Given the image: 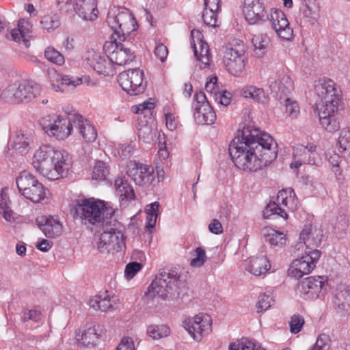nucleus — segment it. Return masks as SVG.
I'll return each instance as SVG.
<instances>
[{"label":"nucleus","instance_id":"nucleus-21","mask_svg":"<svg viewBox=\"0 0 350 350\" xmlns=\"http://www.w3.org/2000/svg\"><path fill=\"white\" fill-rule=\"evenodd\" d=\"M36 224L44 234L51 239L56 238L62 233V225L59 220L52 216H40L37 217Z\"/></svg>","mask_w":350,"mask_h":350},{"label":"nucleus","instance_id":"nucleus-22","mask_svg":"<svg viewBox=\"0 0 350 350\" xmlns=\"http://www.w3.org/2000/svg\"><path fill=\"white\" fill-rule=\"evenodd\" d=\"M87 61L89 65L98 74L105 76L113 75V65L109 56L102 57L93 51L88 55Z\"/></svg>","mask_w":350,"mask_h":350},{"label":"nucleus","instance_id":"nucleus-7","mask_svg":"<svg viewBox=\"0 0 350 350\" xmlns=\"http://www.w3.org/2000/svg\"><path fill=\"white\" fill-rule=\"evenodd\" d=\"M107 23L113 31L111 39L129 40L130 34L137 30L138 25L133 14L126 8L120 10L115 7L107 14Z\"/></svg>","mask_w":350,"mask_h":350},{"label":"nucleus","instance_id":"nucleus-11","mask_svg":"<svg viewBox=\"0 0 350 350\" xmlns=\"http://www.w3.org/2000/svg\"><path fill=\"white\" fill-rule=\"evenodd\" d=\"M118 81L122 90L131 96L143 93L146 87L144 72L137 68L121 72L118 75Z\"/></svg>","mask_w":350,"mask_h":350},{"label":"nucleus","instance_id":"nucleus-25","mask_svg":"<svg viewBox=\"0 0 350 350\" xmlns=\"http://www.w3.org/2000/svg\"><path fill=\"white\" fill-rule=\"evenodd\" d=\"M73 10L85 21H94L97 17L95 0H75Z\"/></svg>","mask_w":350,"mask_h":350},{"label":"nucleus","instance_id":"nucleus-43","mask_svg":"<svg viewBox=\"0 0 350 350\" xmlns=\"http://www.w3.org/2000/svg\"><path fill=\"white\" fill-rule=\"evenodd\" d=\"M137 134L139 139L146 143H150L155 136L152 127L147 124H139L137 127Z\"/></svg>","mask_w":350,"mask_h":350},{"label":"nucleus","instance_id":"nucleus-33","mask_svg":"<svg viewBox=\"0 0 350 350\" xmlns=\"http://www.w3.org/2000/svg\"><path fill=\"white\" fill-rule=\"evenodd\" d=\"M287 213L275 202H270L263 211V217L266 219H275L278 217L287 218Z\"/></svg>","mask_w":350,"mask_h":350},{"label":"nucleus","instance_id":"nucleus-29","mask_svg":"<svg viewBox=\"0 0 350 350\" xmlns=\"http://www.w3.org/2000/svg\"><path fill=\"white\" fill-rule=\"evenodd\" d=\"M31 142L32 137L31 135L21 130L16 132L10 145L14 149L18 150L21 154H25L28 152Z\"/></svg>","mask_w":350,"mask_h":350},{"label":"nucleus","instance_id":"nucleus-37","mask_svg":"<svg viewBox=\"0 0 350 350\" xmlns=\"http://www.w3.org/2000/svg\"><path fill=\"white\" fill-rule=\"evenodd\" d=\"M90 306L96 310L107 311L112 307L110 299L105 295H96L91 298L89 301Z\"/></svg>","mask_w":350,"mask_h":350},{"label":"nucleus","instance_id":"nucleus-64","mask_svg":"<svg viewBox=\"0 0 350 350\" xmlns=\"http://www.w3.org/2000/svg\"><path fill=\"white\" fill-rule=\"evenodd\" d=\"M221 0H204L205 9L211 10H221Z\"/></svg>","mask_w":350,"mask_h":350},{"label":"nucleus","instance_id":"nucleus-8","mask_svg":"<svg viewBox=\"0 0 350 350\" xmlns=\"http://www.w3.org/2000/svg\"><path fill=\"white\" fill-rule=\"evenodd\" d=\"M40 87L36 83L22 81L8 85L1 94V98L10 103H29L40 94Z\"/></svg>","mask_w":350,"mask_h":350},{"label":"nucleus","instance_id":"nucleus-52","mask_svg":"<svg viewBox=\"0 0 350 350\" xmlns=\"http://www.w3.org/2000/svg\"><path fill=\"white\" fill-rule=\"evenodd\" d=\"M196 257L191 261V265L196 267H200L202 266L206 262V256L204 249L200 247H197L195 250Z\"/></svg>","mask_w":350,"mask_h":350},{"label":"nucleus","instance_id":"nucleus-56","mask_svg":"<svg viewBox=\"0 0 350 350\" xmlns=\"http://www.w3.org/2000/svg\"><path fill=\"white\" fill-rule=\"evenodd\" d=\"M22 318L24 321L32 320L38 322L41 319V312L37 310H25L23 312Z\"/></svg>","mask_w":350,"mask_h":350},{"label":"nucleus","instance_id":"nucleus-1","mask_svg":"<svg viewBox=\"0 0 350 350\" xmlns=\"http://www.w3.org/2000/svg\"><path fill=\"white\" fill-rule=\"evenodd\" d=\"M228 152L237 168L256 172L276 159L278 146L269 134L247 126L231 142Z\"/></svg>","mask_w":350,"mask_h":350},{"label":"nucleus","instance_id":"nucleus-5","mask_svg":"<svg viewBox=\"0 0 350 350\" xmlns=\"http://www.w3.org/2000/svg\"><path fill=\"white\" fill-rule=\"evenodd\" d=\"M32 165L43 176L49 180H57L67 176L71 160L65 150H55L44 146L35 152Z\"/></svg>","mask_w":350,"mask_h":350},{"label":"nucleus","instance_id":"nucleus-53","mask_svg":"<svg viewBox=\"0 0 350 350\" xmlns=\"http://www.w3.org/2000/svg\"><path fill=\"white\" fill-rule=\"evenodd\" d=\"M309 148L310 152H309L308 157L310 163L306 164L320 166L322 164V159L320 155L317 152V146L313 144H309Z\"/></svg>","mask_w":350,"mask_h":350},{"label":"nucleus","instance_id":"nucleus-46","mask_svg":"<svg viewBox=\"0 0 350 350\" xmlns=\"http://www.w3.org/2000/svg\"><path fill=\"white\" fill-rule=\"evenodd\" d=\"M0 214L8 221L11 222L15 219L14 212L11 210L6 199L2 195L0 196Z\"/></svg>","mask_w":350,"mask_h":350},{"label":"nucleus","instance_id":"nucleus-6","mask_svg":"<svg viewBox=\"0 0 350 350\" xmlns=\"http://www.w3.org/2000/svg\"><path fill=\"white\" fill-rule=\"evenodd\" d=\"M185 286V281L176 268L160 269L148 288L146 296L157 295L163 300L176 299Z\"/></svg>","mask_w":350,"mask_h":350},{"label":"nucleus","instance_id":"nucleus-59","mask_svg":"<svg viewBox=\"0 0 350 350\" xmlns=\"http://www.w3.org/2000/svg\"><path fill=\"white\" fill-rule=\"evenodd\" d=\"M349 226V220L344 216H340L338 219L337 222L336 223L334 230L335 233H337V230L338 232L344 233L345 232L346 230L347 229Z\"/></svg>","mask_w":350,"mask_h":350},{"label":"nucleus","instance_id":"nucleus-50","mask_svg":"<svg viewBox=\"0 0 350 350\" xmlns=\"http://www.w3.org/2000/svg\"><path fill=\"white\" fill-rule=\"evenodd\" d=\"M304 324V319L301 315L294 314L291 317L289 322L290 330L293 334H297L301 330Z\"/></svg>","mask_w":350,"mask_h":350},{"label":"nucleus","instance_id":"nucleus-3","mask_svg":"<svg viewBox=\"0 0 350 350\" xmlns=\"http://www.w3.org/2000/svg\"><path fill=\"white\" fill-rule=\"evenodd\" d=\"M323 230L317 226H306L301 232L299 239L302 241L297 244L299 251L305 246L304 254L293 261L288 270V275L299 279L304 275L308 274L315 267L321 252L317 247L321 243Z\"/></svg>","mask_w":350,"mask_h":350},{"label":"nucleus","instance_id":"nucleus-47","mask_svg":"<svg viewBox=\"0 0 350 350\" xmlns=\"http://www.w3.org/2000/svg\"><path fill=\"white\" fill-rule=\"evenodd\" d=\"M45 57L50 62L62 65L64 62V56L53 47H48L44 52Z\"/></svg>","mask_w":350,"mask_h":350},{"label":"nucleus","instance_id":"nucleus-45","mask_svg":"<svg viewBox=\"0 0 350 350\" xmlns=\"http://www.w3.org/2000/svg\"><path fill=\"white\" fill-rule=\"evenodd\" d=\"M278 100L281 105L284 106L286 113H288L292 117L297 116L299 112V107L296 102L292 101L288 96L285 97L280 96Z\"/></svg>","mask_w":350,"mask_h":350},{"label":"nucleus","instance_id":"nucleus-23","mask_svg":"<svg viewBox=\"0 0 350 350\" xmlns=\"http://www.w3.org/2000/svg\"><path fill=\"white\" fill-rule=\"evenodd\" d=\"M318 11L314 0H304L298 16L300 25L302 26L314 25L318 19Z\"/></svg>","mask_w":350,"mask_h":350},{"label":"nucleus","instance_id":"nucleus-13","mask_svg":"<svg viewBox=\"0 0 350 350\" xmlns=\"http://www.w3.org/2000/svg\"><path fill=\"white\" fill-rule=\"evenodd\" d=\"M127 168V175L137 185L148 187L154 180V168L150 165L130 161Z\"/></svg>","mask_w":350,"mask_h":350},{"label":"nucleus","instance_id":"nucleus-26","mask_svg":"<svg viewBox=\"0 0 350 350\" xmlns=\"http://www.w3.org/2000/svg\"><path fill=\"white\" fill-rule=\"evenodd\" d=\"M293 86V81L288 75H283L278 80L271 81L269 84L270 90L277 99H279L280 96H287Z\"/></svg>","mask_w":350,"mask_h":350},{"label":"nucleus","instance_id":"nucleus-38","mask_svg":"<svg viewBox=\"0 0 350 350\" xmlns=\"http://www.w3.org/2000/svg\"><path fill=\"white\" fill-rule=\"evenodd\" d=\"M229 350H266L259 343L245 339L244 341L231 342Z\"/></svg>","mask_w":350,"mask_h":350},{"label":"nucleus","instance_id":"nucleus-51","mask_svg":"<svg viewBox=\"0 0 350 350\" xmlns=\"http://www.w3.org/2000/svg\"><path fill=\"white\" fill-rule=\"evenodd\" d=\"M142 265L138 262H131L126 265L124 276L127 280L132 279L141 270Z\"/></svg>","mask_w":350,"mask_h":350},{"label":"nucleus","instance_id":"nucleus-44","mask_svg":"<svg viewBox=\"0 0 350 350\" xmlns=\"http://www.w3.org/2000/svg\"><path fill=\"white\" fill-rule=\"evenodd\" d=\"M326 157L329 167L332 168L333 172L336 177H340L342 175V171L340 167V163L341 162L340 155L336 152H329L327 154Z\"/></svg>","mask_w":350,"mask_h":350},{"label":"nucleus","instance_id":"nucleus-54","mask_svg":"<svg viewBox=\"0 0 350 350\" xmlns=\"http://www.w3.org/2000/svg\"><path fill=\"white\" fill-rule=\"evenodd\" d=\"M273 302L274 299L269 295L263 293L260 297L258 302V312L267 310L271 306Z\"/></svg>","mask_w":350,"mask_h":350},{"label":"nucleus","instance_id":"nucleus-4","mask_svg":"<svg viewBox=\"0 0 350 350\" xmlns=\"http://www.w3.org/2000/svg\"><path fill=\"white\" fill-rule=\"evenodd\" d=\"M314 91L318 99L315 110L318 112L320 124L328 132L334 133L340 129V123L335 116L341 102L332 80L320 79L314 83Z\"/></svg>","mask_w":350,"mask_h":350},{"label":"nucleus","instance_id":"nucleus-63","mask_svg":"<svg viewBox=\"0 0 350 350\" xmlns=\"http://www.w3.org/2000/svg\"><path fill=\"white\" fill-rule=\"evenodd\" d=\"M208 230L213 234H218L223 232V227L221 222L214 219L208 225Z\"/></svg>","mask_w":350,"mask_h":350},{"label":"nucleus","instance_id":"nucleus-14","mask_svg":"<svg viewBox=\"0 0 350 350\" xmlns=\"http://www.w3.org/2000/svg\"><path fill=\"white\" fill-rule=\"evenodd\" d=\"M245 50L243 44L228 46L224 55L227 70L233 75H237L245 68Z\"/></svg>","mask_w":350,"mask_h":350},{"label":"nucleus","instance_id":"nucleus-17","mask_svg":"<svg viewBox=\"0 0 350 350\" xmlns=\"http://www.w3.org/2000/svg\"><path fill=\"white\" fill-rule=\"evenodd\" d=\"M243 13L250 25L269 19L262 0H244Z\"/></svg>","mask_w":350,"mask_h":350},{"label":"nucleus","instance_id":"nucleus-34","mask_svg":"<svg viewBox=\"0 0 350 350\" xmlns=\"http://www.w3.org/2000/svg\"><path fill=\"white\" fill-rule=\"evenodd\" d=\"M241 94L245 98H250L256 100L258 103H265L268 100V97L265 94L263 89L258 88L254 86H246L241 90Z\"/></svg>","mask_w":350,"mask_h":350},{"label":"nucleus","instance_id":"nucleus-42","mask_svg":"<svg viewBox=\"0 0 350 350\" xmlns=\"http://www.w3.org/2000/svg\"><path fill=\"white\" fill-rule=\"evenodd\" d=\"M310 152L309 148V144L306 146L302 144H297L293 147V157L294 159H299V162L304 163H310L309 160V152Z\"/></svg>","mask_w":350,"mask_h":350},{"label":"nucleus","instance_id":"nucleus-9","mask_svg":"<svg viewBox=\"0 0 350 350\" xmlns=\"http://www.w3.org/2000/svg\"><path fill=\"white\" fill-rule=\"evenodd\" d=\"M16 183L19 193L33 203L41 202L46 198L48 190L29 172H21Z\"/></svg>","mask_w":350,"mask_h":350},{"label":"nucleus","instance_id":"nucleus-40","mask_svg":"<svg viewBox=\"0 0 350 350\" xmlns=\"http://www.w3.org/2000/svg\"><path fill=\"white\" fill-rule=\"evenodd\" d=\"M109 174V167L102 161H96L92 171V179L96 180H105Z\"/></svg>","mask_w":350,"mask_h":350},{"label":"nucleus","instance_id":"nucleus-20","mask_svg":"<svg viewBox=\"0 0 350 350\" xmlns=\"http://www.w3.org/2000/svg\"><path fill=\"white\" fill-rule=\"evenodd\" d=\"M104 327L100 324L87 323L81 331V334L77 335V340L83 346L94 347L98 342L99 338L104 334Z\"/></svg>","mask_w":350,"mask_h":350},{"label":"nucleus","instance_id":"nucleus-10","mask_svg":"<svg viewBox=\"0 0 350 350\" xmlns=\"http://www.w3.org/2000/svg\"><path fill=\"white\" fill-rule=\"evenodd\" d=\"M72 115H75V112L69 113L67 118L57 114L49 115L40 120V124L48 135L64 139L71 134L74 127V123L70 121Z\"/></svg>","mask_w":350,"mask_h":350},{"label":"nucleus","instance_id":"nucleus-18","mask_svg":"<svg viewBox=\"0 0 350 350\" xmlns=\"http://www.w3.org/2000/svg\"><path fill=\"white\" fill-rule=\"evenodd\" d=\"M333 304L337 314L345 316L350 313V286L338 284L333 293Z\"/></svg>","mask_w":350,"mask_h":350},{"label":"nucleus","instance_id":"nucleus-60","mask_svg":"<svg viewBox=\"0 0 350 350\" xmlns=\"http://www.w3.org/2000/svg\"><path fill=\"white\" fill-rule=\"evenodd\" d=\"M252 43L256 49H262L268 46L269 39L267 37L255 36L252 38Z\"/></svg>","mask_w":350,"mask_h":350},{"label":"nucleus","instance_id":"nucleus-36","mask_svg":"<svg viewBox=\"0 0 350 350\" xmlns=\"http://www.w3.org/2000/svg\"><path fill=\"white\" fill-rule=\"evenodd\" d=\"M194 48V55L199 62L204 65V66H201V68H208L210 65L211 61V54L209 52V46L207 43L204 42L200 40V53H198V50L196 49V45L193 44Z\"/></svg>","mask_w":350,"mask_h":350},{"label":"nucleus","instance_id":"nucleus-19","mask_svg":"<svg viewBox=\"0 0 350 350\" xmlns=\"http://www.w3.org/2000/svg\"><path fill=\"white\" fill-rule=\"evenodd\" d=\"M270 22L277 35L284 40H290L293 36V28L290 27L284 13L275 10L271 14Z\"/></svg>","mask_w":350,"mask_h":350},{"label":"nucleus","instance_id":"nucleus-27","mask_svg":"<svg viewBox=\"0 0 350 350\" xmlns=\"http://www.w3.org/2000/svg\"><path fill=\"white\" fill-rule=\"evenodd\" d=\"M193 116L198 123L212 124L216 120V114L209 103L195 107Z\"/></svg>","mask_w":350,"mask_h":350},{"label":"nucleus","instance_id":"nucleus-31","mask_svg":"<svg viewBox=\"0 0 350 350\" xmlns=\"http://www.w3.org/2000/svg\"><path fill=\"white\" fill-rule=\"evenodd\" d=\"M115 187L117 195L123 200H131L134 198L133 188L127 183L125 176H118L115 180Z\"/></svg>","mask_w":350,"mask_h":350},{"label":"nucleus","instance_id":"nucleus-39","mask_svg":"<svg viewBox=\"0 0 350 350\" xmlns=\"http://www.w3.org/2000/svg\"><path fill=\"white\" fill-rule=\"evenodd\" d=\"M147 335L153 340H158L167 336L170 334V329L165 325H151L147 327Z\"/></svg>","mask_w":350,"mask_h":350},{"label":"nucleus","instance_id":"nucleus-2","mask_svg":"<svg viewBox=\"0 0 350 350\" xmlns=\"http://www.w3.org/2000/svg\"><path fill=\"white\" fill-rule=\"evenodd\" d=\"M74 217L94 225L96 232L100 233L97 248L100 253L120 252L124 246V237L118 229L119 222L114 217V210L107 208L102 201L94 202L89 199L77 201Z\"/></svg>","mask_w":350,"mask_h":350},{"label":"nucleus","instance_id":"nucleus-24","mask_svg":"<svg viewBox=\"0 0 350 350\" xmlns=\"http://www.w3.org/2000/svg\"><path fill=\"white\" fill-rule=\"evenodd\" d=\"M70 121L74 123V127L80 132L87 142L90 143L95 141L97 132L88 120L84 119L80 114L75 113V115L71 116Z\"/></svg>","mask_w":350,"mask_h":350},{"label":"nucleus","instance_id":"nucleus-15","mask_svg":"<svg viewBox=\"0 0 350 350\" xmlns=\"http://www.w3.org/2000/svg\"><path fill=\"white\" fill-rule=\"evenodd\" d=\"M183 326L196 340H199L203 334L211 331L212 319L207 314H198L192 319L185 320Z\"/></svg>","mask_w":350,"mask_h":350},{"label":"nucleus","instance_id":"nucleus-41","mask_svg":"<svg viewBox=\"0 0 350 350\" xmlns=\"http://www.w3.org/2000/svg\"><path fill=\"white\" fill-rule=\"evenodd\" d=\"M40 24L43 29L49 31L57 28L60 25V21L57 14H51L44 16L40 21Z\"/></svg>","mask_w":350,"mask_h":350},{"label":"nucleus","instance_id":"nucleus-32","mask_svg":"<svg viewBox=\"0 0 350 350\" xmlns=\"http://www.w3.org/2000/svg\"><path fill=\"white\" fill-rule=\"evenodd\" d=\"M338 149L343 157L350 159V129L345 128L338 137Z\"/></svg>","mask_w":350,"mask_h":350},{"label":"nucleus","instance_id":"nucleus-62","mask_svg":"<svg viewBox=\"0 0 350 350\" xmlns=\"http://www.w3.org/2000/svg\"><path fill=\"white\" fill-rule=\"evenodd\" d=\"M129 349H135L134 342L131 338L124 337L122 339L121 342L117 347L116 350H129Z\"/></svg>","mask_w":350,"mask_h":350},{"label":"nucleus","instance_id":"nucleus-57","mask_svg":"<svg viewBox=\"0 0 350 350\" xmlns=\"http://www.w3.org/2000/svg\"><path fill=\"white\" fill-rule=\"evenodd\" d=\"M154 53L155 56L159 59L161 62H164L167 59L168 50L167 46L163 44H159L155 47Z\"/></svg>","mask_w":350,"mask_h":350},{"label":"nucleus","instance_id":"nucleus-12","mask_svg":"<svg viewBox=\"0 0 350 350\" xmlns=\"http://www.w3.org/2000/svg\"><path fill=\"white\" fill-rule=\"evenodd\" d=\"M132 43L129 40H120L118 38L111 39L108 47L110 59L112 64L124 66L131 62L135 57V52L131 49Z\"/></svg>","mask_w":350,"mask_h":350},{"label":"nucleus","instance_id":"nucleus-58","mask_svg":"<svg viewBox=\"0 0 350 350\" xmlns=\"http://www.w3.org/2000/svg\"><path fill=\"white\" fill-rule=\"evenodd\" d=\"M59 10L65 12L73 11L75 0H56Z\"/></svg>","mask_w":350,"mask_h":350},{"label":"nucleus","instance_id":"nucleus-28","mask_svg":"<svg viewBox=\"0 0 350 350\" xmlns=\"http://www.w3.org/2000/svg\"><path fill=\"white\" fill-rule=\"evenodd\" d=\"M29 24L24 19H21L18 22V27L12 30L10 37L12 40L23 43L26 48L30 46L29 36Z\"/></svg>","mask_w":350,"mask_h":350},{"label":"nucleus","instance_id":"nucleus-49","mask_svg":"<svg viewBox=\"0 0 350 350\" xmlns=\"http://www.w3.org/2000/svg\"><path fill=\"white\" fill-rule=\"evenodd\" d=\"M330 338L327 334H320L312 350H327L330 345Z\"/></svg>","mask_w":350,"mask_h":350},{"label":"nucleus","instance_id":"nucleus-48","mask_svg":"<svg viewBox=\"0 0 350 350\" xmlns=\"http://www.w3.org/2000/svg\"><path fill=\"white\" fill-rule=\"evenodd\" d=\"M219 12V11L217 10L204 9V11L202 14V18L204 23L209 27H217V13Z\"/></svg>","mask_w":350,"mask_h":350},{"label":"nucleus","instance_id":"nucleus-55","mask_svg":"<svg viewBox=\"0 0 350 350\" xmlns=\"http://www.w3.org/2000/svg\"><path fill=\"white\" fill-rule=\"evenodd\" d=\"M215 100L220 105L227 106L230 104L231 100V94L227 91L222 92H215Z\"/></svg>","mask_w":350,"mask_h":350},{"label":"nucleus","instance_id":"nucleus-35","mask_svg":"<svg viewBox=\"0 0 350 350\" xmlns=\"http://www.w3.org/2000/svg\"><path fill=\"white\" fill-rule=\"evenodd\" d=\"M265 231V241L271 245L282 247L286 244V236L282 232L273 229H266Z\"/></svg>","mask_w":350,"mask_h":350},{"label":"nucleus","instance_id":"nucleus-16","mask_svg":"<svg viewBox=\"0 0 350 350\" xmlns=\"http://www.w3.org/2000/svg\"><path fill=\"white\" fill-rule=\"evenodd\" d=\"M325 278L322 276H309L300 282L297 292L304 299L317 298L325 286Z\"/></svg>","mask_w":350,"mask_h":350},{"label":"nucleus","instance_id":"nucleus-61","mask_svg":"<svg viewBox=\"0 0 350 350\" xmlns=\"http://www.w3.org/2000/svg\"><path fill=\"white\" fill-rule=\"evenodd\" d=\"M119 154L124 159L130 157L134 152V146L133 144L121 145L118 150Z\"/></svg>","mask_w":350,"mask_h":350},{"label":"nucleus","instance_id":"nucleus-30","mask_svg":"<svg viewBox=\"0 0 350 350\" xmlns=\"http://www.w3.org/2000/svg\"><path fill=\"white\" fill-rule=\"evenodd\" d=\"M270 264L265 256L253 258L250 260L247 270L254 275H260L270 269Z\"/></svg>","mask_w":350,"mask_h":350}]
</instances>
